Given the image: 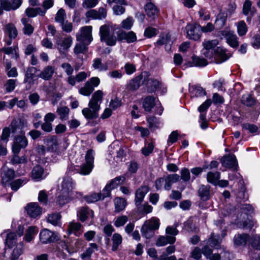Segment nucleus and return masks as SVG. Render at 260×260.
<instances>
[{"label":"nucleus","instance_id":"41","mask_svg":"<svg viewBox=\"0 0 260 260\" xmlns=\"http://www.w3.org/2000/svg\"><path fill=\"white\" fill-rule=\"evenodd\" d=\"M2 50L5 54L10 55L12 58L17 60L19 57L18 48L17 46L4 47L2 49Z\"/></svg>","mask_w":260,"mask_h":260},{"label":"nucleus","instance_id":"64","mask_svg":"<svg viewBox=\"0 0 260 260\" xmlns=\"http://www.w3.org/2000/svg\"><path fill=\"white\" fill-rule=\"evenodd\" d=\"M154 145L152 142L145 144V146L141 149L142 153L145 156H148L154 149Z\"/></svg>","mask_w":260,"mask_h":260},{"label":"nucleus","instance_id":"27","mask_svg":"<svg viewBox=\"0 0 260 260\" xmlns=\"http://www.w3.org/2000/svg\"><path fill=\"white\" fill-rule=\"evenodd\" d=\"M176 241V238L171 236H161L156 240V245L158 247L164 246L168 244H173Z\"/></svg>","mask_w":260,"mask_h":260},{"label":"nucleus","instance_id":"34","mask_svg":"<svg viewBox=\"0 0 260 260\" xmlns=\"http://www.w3.org/2000/svg\"><path fill=\"white\" fill-rule=\"evenodd\" d=\"M156 99L153 96L146 97L143 102V107L144 110L147 112H150L155 105Z\"/></svg>","mask_w":260,"mask_h":260},{"label":"nucleus","instance_id":"21","mask_svg":"<svg viewBox=\"0 0 260 260\" xmlns=\"http://www.w3.org/2000/svg\"><path fill=\"white\" fill-rule=\"evenodd\" d=\"M37 70L35 67H29L27 69L25 74V78L24 79V83H27L26 88H30L31 85L34 82V77L36 74Z\"/></svg>","mask_w":260,"mask_h":260},{"label":"nucleus","instance_id":"3","mask_svg":"<svg viewBox=\"0 0 260 260\" xmlns=\"http://www.w3.org/2000/svg\"><path fill=\"white\" fill-rule=\"evenodd\" d=\"M100 82V79L98 77L90 78L85 83L84 86L80 88L79 93L84 96H89L94 91V88L99 86Z\"/></svg>","mask_w":260,"mask_h":260},{"label":"nucleus","instance_id":"19","mask_svg":"<svg viewBox=\"0 0 260 260\" xmlns=\"http://www.w3.org/2000/svg\"><path fill=\"white\" fill-rule=\"evenodd\" d=\"M15 173L12 169H4L2 173V183L5 186L9 185L15 178Z\"/></svg>","mask_w":260,"mask_h":260},{"label":"nucleus","instance_id":"48","mask_svg":"<svg viewBox=\"0 0 260 260\" xmlns=\"http://www.w3.org/2000/svg\"><path fill=\"white\" fill-rule=\"evenodd\" d=\"M89 245L90 247L88 248L85 252L81 254V257L83 260L89 259L94 250H98V246L96 244L90 243Z\"/></svg>","mask_w":260,"mask_h":260},{"label":"nucleus","instance_id":"14","mask_svg":"<svg viewBox=\"0 0 260 260\" xmlns=\"http://www.w3.org/2000/svg\"><path fill=\"white\" fill-rule=\"evenodd\" d=\"M90 76V72H80L75 76H69L67 79V82L69 85L74 86L76 85V82H82Z\"/></svg>","mask_w":260,"mask_h":260},{"label":"nucleus","instance_id":"28","mask_svg":"<svg viewBox=\"0 0 260 260\" xmlns=\"http://www.w3.org/2000/svg\"><path fill=\"white\" fill-rule=\"evenodd\" d=\"M4 31L10 39H15L18 35L17 29L15 25L12 23H9L6 24Z\"/></svg>","mask_w":260,"mask_h":260},{"label":"nucleus","instance_id":"58","mask_svg":"<svg viewBox=\"0 0 260 260\" xmlns=\"http://www.w3.org/2000/svg\"><path fill=\"white\" fill-rule=\"evenodd\" d=\"M134 23V20L133 17H129L121 22L120 27L124 29L129 30L131 29L133 26Z\"/></svg>","mask_w":260,"mask_h":260},{"label":"nucleus","instance_id":"24","mask_svg":"<svg viewBox=\"0 0 260 260\" xmlns=\"http://www.w3.org/2000/svg\"><path fill=\"white\" fill-rule=\"evenodd\" d=\"M147 76V73L144 72L141 75L138 76L129 81L127 85V88L130 90H136L139 88L141 81L143 77Z\"/></svg>","mask_w":260,"mask_h":260},{"label":"nucleus","instance_id":"39","mask_svg":"<svg viewBox=\"0 0 260 260\" xmlns=\"http://www.w3.org/2000/svg\"><path fill=\"white\" fill-rule=\"evenodd\" d=\"M115 211L120 212L123 211L126 207V201L125 199L120 197H117L114 200Z\"/></svg>","mask_w":260,"mask_h":260},{"label":"nucleus","instance_id":"16","mask_svg":"<svg viewBox=\"0 0 260 260\" xmlns=\"http://www.w3.org/2000/svg\"><path fill=\"white\" fill-rule=\"evenodd\" d=\"M77 216L82 222L88 219L92 220L94 217V212L87 206L82 207L78 209Z\"/></svg>","mask_w":260,"mask_h":260},{"label":"nucleus","instance_id":"49","mask_svg":"<svg viewBox=\"0 0 260 260\" xmlns=\"http://www.w3.org/2000/svg\"><path fill=\"white\" fill-rule=\"evenodd\" d=\"M189 90L191 96L201 97L206 94L205 90L200 86H192Z\"/></svg>","mask_w":260,"mask_h":260},{"label":"nucleus","instance_id":"11","mask_svg":"<svg viewBox=\"0 0 260 260\" xmlns=\"http://www.w3.org/2000/svg\"><path fill=\"white\" fill-rule=\"evenodd\" d=\"M187 37L193 40H198L200 39L201 31L200 25L188 24L185 27Z\"/></svg>","mask_w":260,"mask_h":260},{"label":"nucleus","instance_id":"38","mask_svg":"<svg viewBox=\"0 0 260 260\" xmlns=\"http://www.w3.org/2000/svg\"><path fill=\"white\" fill-rule=\"evenodd\" d=\"M228 14L221 10L217 15L215 24L219 28H222L225 24Z\"/></svg>","mask_w":260,"mask_h":260},{"label":"nucleus","instance_id":"4","mask_svg":"<svg viewBox=\"0 0 260 260\" xmlns=\"http://www.w3.org/2000/svg\"><path fill=\"white\" fill-rule=\"evenodd\" d=\"M94 152L92 149H89L86 153L85 158L86 162L81 166L80 174L84 175H88L94 167Z\"/></svg>","mask_w":260,"mask_h":260},{"label":"nucleus","instance_id":"33","mask_svg":"<svg viewBox=\"0 0 260 260\" xmlns=\"http://www.w3.org/2000/svg\"><path fill=\"white\" fill-rule=\"evenodd\" d=\"M88 45L87 43L82 42L76 44L74 49V52L77 57L81 58L80 55L85 54L87 52Z\"/></svg>","mask_w":260,"mask_h":260},{"label":"nucleus","instance_id":"62","mask_svg":"<svg viewBox=\"0 0 260 260\" xmlns=\"http://www.w3.org/2000/svg\"><path fill=\"white\" fill-rule=\"evenodd\" d=\"M26 183V179H19L11 182L9 184L11 189L14 191L17 190L23 184Z\"/></svg>","mask_w":260,"mask_h":260},{"label":"nucleus","instance_id":"37","mask_svg":"<svg viewBox=\"0 0 260 260\" xmlns=\"http://www.w3.org/2000/svg\"><path fill=\"white\" fill-rule=\"evenodd\" d=\"M207 64L208 61L206 59L197 56H193L192 57V62H188V66L189 67H204Z\"/></svg>","mask_w":260,"mask_h":260},{"label":"nucleus","instance_id":"5","mask_svg":"<svg viewBox=\"0 0 260 260\" xmlns=\"http://www.w3.org/2000/svg\"><path fill=\"white\" fill-rule=\"evenodd\" d=\"M92 28L91 26H85L81 27L76 34L77 41L89 45L93 40Z\"/></svg>","mask_w":260,"mask_h":260},{"label":"nucleus","instance_id":"18","mask_svg":"<svg viewBox=\"0 0 260 260\" xmlns=\"http://www.w3.org/2000/svg\"><path fill=\"white\" fill-rule=\"evenodd\" d=\"M148 76L149 75L147 74V76L144 77L143 82L145 84L149 92H154L159 89L161 82L153 78H149Z\"/></svg>","mask_w":260,"mask_h":260},{"label":"nucleus","instance_id":"13","mask_svg":"<svg viewBox=\"0 0 260 260\" xmlns=\"http://www.w3.org/2000/svg\"><path fill=\"white\" fill-rule=\"evenodd\" d=\"M28 144L27 140L23 135L16 137L12 146V151L14 154H18L22 148H25Z\"/></svg>","mask_w":260,"mask_h":260},{"label":"nucleus","instance_id":"15","mask_svg":"<svg viewBox=\"0 0 260 260\" xmlns=\"http://www.w3.org/2000/svg\"><path fill=\"white\" fill-rule=\"evenodd\" d=\"M88 108L82 110V113L86 119H95L99 117V111L100 108L88 103Z\"/></svg>","mask_w":260,"mask_h":260},{"label":"nucleus","instance_id":"35","mask_svg":"<svg viewBox=\"0 0 260 260\" xmlns=\"http://www.w3.org/2000/svg\"><path fill=\"white\" fill-rule=\"evenodd\" d=\"M222 164L225 167L228 168H233L237 166V162L236 157L233 154H229L225 156L222 159Z\"/></svg>","mask_w":260,"mask_h":260},{"label":"nucleus","instance_id":"26","mask_svg":"<svg viewBox=\"0 0 260 260\" xmlns=\"http://www.w3.org/2000/svg\"><path fill=\"white\" fill-rule=\"evenodd\" d=\"M164 188L167 190L171 189L173 183L178 182L180 179V176L177 174H170L165 178Z\"/></svg>","mask_w":260,"mask_h":260},{"label":"nucleus","instance_id":"31","mask_svg":"<svg viewBox=\"0 0 260 260\" xmlns=\"http://www.w3.org/2000/svg\"><path fill=\"white\" fill-rule=\"evenodd\" d=\"M103 98V93L102 90H98L96 91L92 96L91 100L89 104L94 106H98L100 108V104L101 103Z\"/></svg>","mask_w":260,"mask_h":260},{"label":"nucleus","instance_id":"52","mask_svg":"<svg viewBox=\"0 0 260 260\" xmlns=\"http://www.w3.org/2000/svg\"><path fill=\"white\" fill-rule=\"evenodd\" d=\"M199 194L202 200H208L210 195L209 187L205 185L201 186L199 189Z\"/></svg>","mask_w":260,"mask_h":260},{"label":"nucleus","instance_id":"57","mask_svg":"<svg viewBox=\"0 0 260 260\" xmlns=\"http://www.w3.org/2000/svg\"><path fill=\"white\" fill-rule=\"evenodd\" d=\"M179 225L178 222H175L173 226H168L166 229L167 236H174L177 235L179 233L177 228Z\"/></svg>","mask_w":260,"mask_h":260},{"label":"nucleus","instance_id":"29","mask_svg":"<svg viewBox=\"0 0 260 260\" xmlns=\"http://www.w3.org/2000/svg\"><path fill=\"white\" fill-rule=\"evenodd\" d=\"M39 231V229L37 226H30L25 231V234L23 239L27 242H31L37 235Z\"/></svg>","mask_w":260,"mask_h":260},{"label":"nucleus","instance_id":"12","mask_svg":"<svg viewBox=\"0 0 260 260\" xmlns=\"http://www.w3.org/2000/svg\"><path fill=\"white\" fill-rule=\"evenodd\" d=\"M48 174L47 170H45L41 166L37 165L33 168L31 177L35 181L38 182L44 179Z\"/></svg>","mask_w":260,"mask_h":260},{"label":"nucleus","instance_id":"20","mask_svg":"<svg viewBox=\"0 0 260 260\" xmlns=\"http://www.w3.org/2000/svg\"><path fill=\"white\" fill-rule=\"evenodd\" d=\"M149 188L147 186H142L139 188L135 193V204L137 206H139L143 201L145 195L148 193Z\"/></svg>","mask_w":260,"mask_h":260},{"label":"nucleus","instance_id":"53","mask_svg":"<svg viewBox=\"0 0 260 260\" xmlns=\"http://www.w3.org/2000/svg\"><path fill=\"white\" fill-rule=\"evenodd\" d=\"M125 180V178L124 176H120L116 177L114 179L111 180L110 182L107 184L108 186L112 189L116 188L118 185L123 183Z\"/></svg>","mask_w":260,"mask_h":260},{"label":"nucleus","instance_id":"44","mask_svg":"<svg viewBox=\"0 0 260 260\" xmlns=\"http://www.w3.org/2000/svg\"><path fill=\"white\" fill-rule=\"evenodd\" d=\"M220 177V174L218 172H209L207 175V181L214 185H217L218 181Z\"/></svg>","mask_w":260,"mask_h":260},{"label":"nucleus","instance_id":"50","mask_svg":"<svg viewBox=\"0 0 260 260\" xmlns=\"http://www.w3.org/2000/svg\"><path fill=\"white\" fill-rule=\"evenodd\" d=\"M23 250V244L22 242L18 243L14 249L11 255V259L12 260H16L18 258L22 253Z\"/></svg>","mask_w":260,"mask_h":260},{"label":"nucleus","instance_id":"63","mask_svg":"<svg viewBox=\"0 0 260 260\" xmlns=\"http://www.w3.org/2000/svg\"><path fill=\"white\" fill-rule=\"evenodd\" d=\"M250 244L253 248L260 250V235H255L251 237Z\"/></svg>","mask_w":260,"mask_h":260},{"label":"nucleus","instance_id":"54","mask_svg":"<svg viewBox=\"0 0 260 260\" xmlns=\"http://www.w3.org/2000/svg\"><path fill=\"white\" fill-rule=\"evenodd\" d=\"M221 241V239L218 235H215L214 234H212L208 241V242L211 246L216 249H218L220 247V243Z\"/></svg>","mask_w":260,"mask_h":260},{"label":"nucleus","instance_id":"2","mask_svg":"<svg viewBox=\"0 0 260 260\" xmlns=\"http://www.w3.org/2000/svg\"><path fill=\"white\" fill-rule=\"evenodd\" d=\"M61 194L57 199V203L61 207L69 203L75 198L73 196L72 190L74 188L75 184L72 179L69 176L63 178L61 183Z\"/></svg>","mask_w":260,"mask_h":260},{"label":"nucleus","instance_id":"23","mask_svg":"<svg viewBox=\"0 0 260 260\" xmlns=\"http://www.w3.org/2000/svg\"><path fill=\"white\" fill-rule=\"evenodd\" d=\"M213 57L216 59H219L217 61V63H221L226 60L230 56L225 49L221 47H217L213 53Z\"/></svg>","mask_w":260,"mask_h":260},{"label":"nucleus","instance_id":"61","mask_svg":"<svg viewBox=\"0 0 260 260\" xmlns=\"http://www.w3.org/2000/svg\"><path fill=\"white\" fill-rule=\"evenodd\" d=\"M221 256L219 254H213L209 257V260H230V253L228 252H224L221 254Z\"/></svg>","mask_w":260,"mask_h":260},{"label":"nucleus","instance_id":"47","mask_svg":"<svg viewBox=\"0 0 260 260\" xmlns=\"http://www.w3.org/2000/svg\"><path fill=\"white\" fill-rule=\"evenodd\" d=\"M56 112L61 120L65 121L69 119L70 109L68 107L62 106L58 108Z\"/></svg>","mask_w":260,"mask_h":260},{"label":"nucleus","instance_id":"46","mask_svg":"<svg viewBox=\"0 0 260 260\" xmlns=\"http://www.w3.org/2000/svg\"><path fill=\"white\" fill-rule=\"evenodd\" d=\"M92 67L95 70H97L100 72L107 71L108 69V64H103L102 62V59L100 58H96L93 60Z\"/></svg>","mask_w":260,"mask_h":260},{"label":"nucleus","instance_id":"10","mask_svg":"<svg viewBox=\"0 0 260 260\" xmlns=\"http://www.w3.org/2000/svg\"><path fill=\"white\" fill-rule=\"evenodd\" d=\"M27 214L31 218H37L40 216L43 212L42 208L37 202L28 204L25 208Z\"/></svg>","mask_w":260,"mask_h":260},{"label":"nucleus","instance_id":"56","mask_svg":"<svg viewBox=\"0 0 260 260\" xmlns=\"http://www.w3.org/2000/svg\"><path fill=\"white\" fill-rule=\"evenodd\" d=\"M17 235L14 233H10L8 234L6 240V244L9 248H12L15 245L17 242Z\"/></svg>","mask_w":260,"mask_h":260},{"label":"nucleus","instance_id":"55","mask_svg":"<svg viewBox=\"0 0 260 260\" xmlns=\"http://www.w3.org/2000/svg\"><path fill=\"white\" fill-rule=\"evenodd\" d=\"M154 230L151 229L146 225H143L141 229V232L143 237H145L146 239H150L154 235Z\"/></svg>","mask_w":260,"mask_h":260},{"label":"nucleus","instance_id":"25","mask_svg":"<svg viewBox=\"0 0 260 260\" xmlns=\"http://www.w3.org/2000/svg\"><path fill=\"white\" fill-rule=\"evenodd\" d=\"M107 15L106 9L103 8H100L99 11L91 10L88 11L87 14V17L93 19H102L105 18Z\"/></svg>","mask_w":260,"mask_h":260},{"label":"nucleus","instance_id":"8","mask_svg":"<svg viewBox=\"0 0 260 260\" xmlns=\"http://www.w3.org/2000/svg\"><path fill=\"white\" fill-rule=\"evenodd\" d=\"M55 41L56 47L61 53H64L68 51L73 43V39L71 36H68L64 38L56 37Z\"/></svg>","mask_w":260,"mask_h":260},{"label":"nucleus","instance_id":"32","mask_svg":"<svg viewBox=\"0 0 260 260\" xmlns=\"http://www.w3.org/2000/svg\"><path fill=\"white\" fill-rule=\"evenodd\" d=\"M54 72L55 68L54 67L50 66H47L41 72L39 77L45 80H49L52 77Z\"/></svg>","mask_w":260,"mask_h":260},{"label":"nucleus","instance_id":"60","mask_svg":"<svg viewBox=\"0 0 260 260\" xmlns=\"http://www.w3.org/2000/svg\"><path fill=\"white\" fill-rule=\"evenodd\" d=\"M66 17L65 11L62 8H60L56 14L55 21L57 23L61 24L65 21Z\"/></svg>","mask_w":260,"mask_h":260},{"label":"nucleus","instance_id":"36","mask_svg":"<svg viewBox=\"0 0 260 260\" xmlns=\"http://www.w3.org/2000/svg\"><path fill=\"white\" fill-rule=\"evenodd\" d=\"M45 143L47 146L49 151H55L58 149V143L55 136H51L47 138Z\"/></svg>","mask_w":260,"mask_h":260},{"label":"nucleus","instance_id":"30","mask_svg":"<svg viewBox=\"0 0 260 260\" xmlns=\"http://www.w3.org/2000/svg\"><path fill=\"white\" fill-rule=\"evenodd\" d=\"M250 238L247 234H238L235 236L234 244L237 246L245 245L247 242L250 243Z\"/></svg>","mask_w":260,"mask_h":260},{"label":"nucleus","instance_id":"51","mask_svg":"<svg viewBox=\"0 0 260 260\" xmlns=\"http://www.w3.org/2000/svg\"><path fill=\"white\" fill-rule=\"evenodd\" d=\"M113 251H116L122 241V236L118 233H114L112 237Z\"/></svg>","mask_w":260,"mask_h":260},{"label":"nucleus","instance_id":"45","mask_svg":"<svg viewBox=\"0 0 260 260\" xmlns=\"http://www.w3.org/2000/svg\"><path fill=\"white\" fill-rule=\"evenodd\" d=\"M143 224L155 231L159 228V219L156 217H152L150 219L146 220Z\"/></svg>","mask_w":260,"mask_h":260},{"label":"nucleus","instance_id":"7","mask_svg":"<svg viewBox=\"0 0 260 260\" xmlns=\"http://www.w3.org/2000/svg\"><path fill=\"white\" fill-rule=\"evenodd\" d=\"M218 41L216 39L212 40L204 41L203 42V46L204 47L202 50L203 54L207 58L211 59L213 57L214 50L218 44Z\"/></svg>","mask_w":260,"mask_h":260},{"label":"nucleus","instance_id":"42","mask_svg":"<svg viewBox=\"0 0 260 260\" xmlns=\"http://www.w3.org/2000/svg\"><path fill=\"white\" fill-rule=\"evenodd\" d=\"M21 21L24 26V34L28 36L32 34L34 32V28L30 23L31 20L28 18H23L21 19Z\"/></svg>","mask_w":260,"mask_h":260},{"label":"nucleus","instance_id":"59","mask_svg":"<svg viewBox=\"0 0 260 260\" xmlns=\"http://www.w3.org/2000/svg\"><path fill=\"white\" fill-rule=\"evenodd\" d=\"M60 217L58 213H53L48 215L47 221L54 225H58L60 223Z\"/></svg>","mask_w":260,"mask_h":260},{"label":"nucleus","instance_id":"40","mask_svg":"<svg viewBox=\"0 0 260 260\" xmlns=\"http://www.w3.org/2000/svg\"><path fill=\"white\" fill-rule=\"evenodd\" d=\"M81 224L78 222H70L68 225V231L69 234H74L76 236H79L81 234Z\"/></svg>","mask_w":260,"mask_h":260},{"label":"nucleus","instance_id":"9","mask_svg":"<svg viewBox=\"0 0 260 260\" xmlns=\"http://www.w3.org/2000/svg\"><path fill=\"white\" fill-rule=\"evenodd\" d=\"M19 129L18 121L16 119L12 120L9 127H6L3 129L1 136L2 140L7 142L11 133L15 134Z\"/></svg>","mask_w":260,"mask_h":260},{"label":"nucleus","instance_id":"43","mask_svg":"<svg viewBox=\"0 0 260 260\" xmlns=\"http://www.w3.org/2000/svg\"><path fill=\"white\" fill-rule=\"evenodd\" d=\"M173 41L171 40V35L168 34L160 36L156 44L158 46L166 45V47H168L170 49V47Z\"/></svg>","mask_w":260,"mask_h":260},{"label":"nucleus","instance_id":"22","mask_svg":"<svg viewBox=\"0 0 260 260\" xmlns=\"http://www.w3.org/2000/svg\"><path fill=\"white\" fill-rule=\"evenodd\" d=\"M144 9L147 17L150 19H154L157 17L159 10L153 3L151 2L147 3L144 7Z\"/></svg>","mask_w":260,"mask_h":260},{"label":"nucleus","instance_id":"1","mask_svg":"<svg viewBox=\"0 0 260 260\" xmlns=\"http://www.w3.org/2000/svg\"><path fill=\"white\" fill-rule=\"evenodd\" d=\"M118 26L111 22L105 24L100 27L99 35L101 42L104 43L108 46L116 45L117 39L114 31Z\"/></svg>","mask_w":260,"mask_h":260},{"label":"nucleus","instance_id":"6","mask_svg":"<svg viewBox=\"0 0 260 260\" xmlns=\"http://www.w3.org/2000/svg\"><path fill=\"white\" fill-rule=\"evenodd\" d=\"M221 38H225L226 43L233 48H237L239 46L238 37L234 31L229 28H225L219 32Z\"/></svg>","mask_w":260,"mask_h":260},{"label":"nucleus","instance_id":"17","mask_svg":"<svg viewBox=\"0 0 260 260\" xmlns=\"http://www.w3.org/2000/svg\"><path fill=\"white\" fill-rule=\"evenodd\" d=\"M39 237L41 242L43 244L51 243L56 239L55 234L46 229L40 232Z\"/></svg>","mask_w":260,"mask_h":260}]
</instances>
